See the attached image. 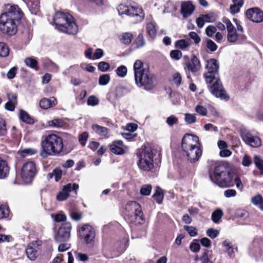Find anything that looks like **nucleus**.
I'll return each mask as SVG.
<instances>
[{
	"label": "nucleus",
	"mask_w": 263,
	"mask_h": 263,
	"mask_svg": "<svg viewBox=\"0 0 263 263\" xmlns=\"http://www.w3.org/2000/svg\"><path fill=\"white\" fill-rule=\"evenodd\" d=\"M64 243L60 244L58 247V250L60 252H64L70 248V243H67V242H64Z\"/></svg>",
	"instance_id": "63"
},
{
	"label": "nucleus",
	"mask_w": 263,
	"mask_h": 263,
	"mask_svg": "<svg viewBox=\"0 0 263 263\" xmlns=\"http://www.w3.org/2000/svg\"><path fill=\"white\" fill-rule=\"evenodd\" d=\"M36 173L35 164L32 161L26 162L21 170V176L26 183H30Z\"/></svg>",
	"instance_id": "12"
},
{
	"label": "nucleus",
	"mask_w": 263,
	"mask_h": 263,
	"mask_svg": "<svg viewBox=\"0 0 263 263\" xmlns=\"http://www.w3.org/2000/svg\"><path fill=\"white\" fill-rule=\"evenodd\" d=\"M196 111L201 116H205L207 115V109L202 105H198L195 107Z\"/></svg>",
	"instance_id": "56"
},
{
	"label": "nucleus",
	"mask_w": 263,
	"mask_h": 263,
	"mask_svg": "<svg viewBox=\"0 0 263 263\" xmlns=\"http://www.w3.org/2000/svg\"><path fill=\"white\" fill-rule=\"evenodd\" d=\"M236 191L234 189H229L226 190L224 192V195L227 198L233 197L236 196Z\"/></svg>",
	"instance_id": "62"
},
{
	"label": "nucleus",
	"mask_w": 263,
	"mask_h": 263,
	"mask_svg": "<svg viewBox=\"0 0 263 263\" xmlns=\"http://www.w3.org/2000/svg\"><path fill=\"white\" fill-rule=\"evenodd\" d=\"M8 101L16 105L17 104V96L11 92L7 94Z\"/></svg>",
	"instance_id": "48"
},
{
	"label": "nucleus",
	"mask_w": 263,
	"mask_h": 263,
	"mask_svg": "<svg viewBox=\"0 0 263 263\" xmlns=\"http://www.w3.org/2000/svg\"><path fill=\"white\" fill-rule=\"evenodd\" d=\"M43 64L44 67L52 72H57L59 71V66L48 59H44Z\"/></svg>",
	"instance_id": "24"
},
{
	"label": "nucleus",
	"mask_w": 263,
	"mask_h": 263,
	"mask_svg": "<svg viewBox=\"0 0 263 263\" xmlns=\"http://www.w3.org/2000/svg\"><path fill=\"white\" fill-rule=\"evenodd\" d=\"M183 228L192 237H194L198 234L197 229L193 226H184Z\"/></svg>",
	"instance_id": "44"
},
{
	"label": "nucleus",
	"mask_w": 263,
	"mask_h": 263,
	"mask_svg": "<svg viewBox=\"0 0 263 263\" xmlns=\"http://www.w3.org/2000/svg\"><path fill=\"white\" fill-rule=\"evenodd\" d=\"M219 62L217 60H208L205 66L206 72L204 73V77L213 95L221 99L228 100L229 97L226 93L219 79Z\"/></svg>",
	"instance_id": "1"
},
{
	"label": "nucleus",
	"mask_w": 263,
	"mask_h": 263,
	"mask_svg": "<svg viewBox=\"0 0 263 263\" xmlns=\"http://www.w3.org/2000/svg\"><path fill=\"white\" fill-rule=\"evenodd\" d=\"M9 171V167L7 162L0 158V178H4L7 176Z\"/></svg>",
	"instance_id": "25"
},
{
	"label": "nucleus",
	"mask_w": 263,
	"mask_h": 263,
	"mask_svg": "<svg viewBox=\"0 0 263 263\" xmlns=\"http://www.w3.org/2000/svg\"><path fill=\"white\" fill-rule=\"evenodd\" d=\"M170 56L172 59L178 60L181 59L182 53L180 51L178 50H172L170 52Z\"/></svg>",
	"instance_id": "55"
},
{
	"label": "nucleus",
	"mask_w": 263,
	"mask_h": 263,
	"mask_svg": "<svg viewBox=\"0 0 263 263\" xmlns=\"http://www.w3.org/2000/svg\"><path fill=\"white\" fill-rule=\"evenodd\" d=\"M88 134L87 132H83L79 137V141L82 146H84L87 141Z\"/></svg>",
	"instance_id": "51"
},
{
	"label": "nucleus",
	"mask_w": 263,
	"mask_h": 263,
	"mask_svg": "<svg viewBox=\"0 0 263 263\" xmlns=\"http://www.w3.org/2000/svg\"><path fill=\"white\" fill-rule=\"evenodd\" d=\"M189 42L185 40H178L175 43L176 47L182 50L186 49L189 46Z\"/></svg>",
	"instance_id": "38"
},
{
	"label": "nucleus",
	"mask_w": 263,
	"mask_h": 263,
	"mask_svg": "<svg viewBox=\"0 0 263 263\" xmlns=\"http://www.w3.org/2000/svg\"><path fill=\"white\" fill-rule=\"evenodd\" d=\"M6 11L0 16V31L3 33L13 35L17 32L16 21L21 18V11L16 5H8Z\"/></svg>",
	"instance_id": "2"
},
{
	"label": "nucleus",
	"mask_w": 263,
	"mask_h": 263,
	"mask_svg": "<svg viewBox=\"0 0 263 263\" xmlns=\"http://www.w3.org/2000/svg\"><path fill=\"white\" fill-rule=\"evenodd\" d=\"M153 198L158 204H161L164 198V194L162 190L159 187L157 186L155 194L153 196Z\"/></svg>",
	"instance_id": "27"
},
{
	"label": "nucleus",
	"mask_w": 263,
	"mask_h": 263,
	"mask_svg": "<svg viewBox=\"0 0 263 263\" xmlns=\"http://www.w3.org/2000/svg\"><path fill=\"white\" fill-rule=\"evenodd\" d=\"M99 100L94 96H91L87 99V104L90 106H96L99 104Z\"/></svg>",
	"instance_id": "52"
},
{
	"label": "nucleus",
	"mask_w": 263,
	"mask_h": 263,
	"mask_svg": "<svg viewBox=\"0 0 263 263\" xmlns=\"http://www.w3.org/2000/svg\"><path fill=\"white\" fill-rule=\"evenodd\" d=\"M222 22L226 25L227 29V40L229 43L241 44L247 40V36L244 33H240L232 24L229 19L223 17Z\"/></svg>",
	"instance_id": "11"
},
{
	"label": "nucleus",
	"mask_w": 263,
	"mask_h": 263,
	"mask_svg": "<svg viewBox=\"0 0 263 263\" xmlns=\"http://www.w3.org/2000/svg\"><path fill=\"white\" fill-rule=\"evenodd\" d=\"M9 213L8 208L4 205L0 206V219L7 217Z\"/></svg>",
	"instance_id": "47"
},
{
	"label": "nucleus",
	"mask_w": 263,
	"mask_h": 263,
	"mask_svg": "<svg viewBox=\"0 0 263 263\" xmlns=\"http://www.w3.org/2000/svg\"><path fill=\"white\" fill-rule=\"evenodd\" d=\"M181 76L179 73L176 72L174 74L173 77V82L177 86L180 85L181 82Z\"/></svg>",
	"instance_id": "59"
},
{
	"label": "nucleus",
	"mask_w": 263,
	"mask_h": 263,
	"mask_svg": "<svg viewBox=\"0 0 263 263\" xmlns=\"http://www.w3.org/2000/svg\"><path fill=\"white\" fill-rule=\"evenodd\" d=\"M210 180L214 183L221 187L233 185V177L228 163H222L217 165L214 170L213 176H210Z\"/></svg>",
	"instance_id": "6"
},
{
	"label": "nucleus",
	"mask_w": 263,
	"mask_h": 263,
	"mask_svg": "<svg viewBox=\"0 0 263 263\" xmlns=\"http://www.w3.org/2000/svg\"><path fill=\"white\" fill-rule=\"evenodd\" d=\"M70 216L72 220L78 221L82 218V213L79 211L71 210L70 211Z\"/></svg>",
	"instance_id": "45"
},
{
	"label": "nucleus",
	"mask_w": 263,
	"mask_h": 263,
	"mask_svg": "<svg viewBox=\"0 0 263 263\" xmlns=\"http://www.w3.org/2000/svg\"><path fill=\"white\" fill-rule=\"evenodd\" d=\"M91 128L94 133L102 138H107L108 137L109 130L107 128L98 124H93Z\"/></svg>",
	"instance_id": "21"
},
{
	"label": "nucleus",
	"mask_w": 263,
	"mask_h": 263,
	"mask_svg": "<svg viewBox=\"0 0 263 263\" xmlns=\"http://www.w3.org/2000/svg\"><path fill=\"white\" fill-rule=\"evenodd\" d=\"M185 68L192 72H196L201 68L199 60L194 55H192L191 60H188L185 63Z\"/></svg>",
	"instance_id": "18"
},
{
	"label": "nucleus",
	"mask_w": 263,
	"mask_h": 263,
	"mask_svg": "<svg viewBox=\"0 0 263 263\" xmlns=\"http://www.w3.org/2000/svg\"><path fill=\"white\" fill-rule=\"evenodd\" d=\"M252 163V160L250 156L247 155H245L242 161V164L245 166H249Z\"/></svg>",
	"instance_id": "64"
},
{
	"label": "nucleus",
	"mask_w": 263,
	"mask_h": 263,
	"mask_svg": "<svg viewBox=\"0 0 263 263\" xmlns=\"http://www.w3.org/2000/svg\"><path fill=\"white\" fill-rule=\"evenodd\" d=\"M24 62L25 64L32 69L38 70V63L37 61L32 57H28L25 59Z\"/></svg>",
	"instance_id": "29"
},
{
	"label": "nucleus",
	"mask_w": 263,
	"mask_h": 263,
	"mask_svg": "<svg viewBox=\"0 0 263 263\" xmlns=\"http://www.w3.org/2000/svg\"><path fill=\"white\" fill-rule=\"evenodd\" d=\"M116 74L121 78H124L127 74V69L126 66L121 65L116 70Z\"/></svg>",
	"instance_id": "42"
},
{
	"label": "nucleus",
	"mask_w": 263,
	"mask_h": 263,
	"mask_svg": "<svg viewBox=\"0 0 263 263\" xmlns=\"http://www.w3.org/2000/svg\"><path fill=\"white\" fill-rule=\"evenodd\" d=\"M122 213L125 217L131 222L143 220V213L141 205L136 201H128L126 204Z\"/></svg>",
	"instance_id": "10"
},
{
	"label": "nucleus",
	"mask_w": 263,
	"mask_h": 263,
	"mask_svg": "<svg viewBox=\"0 0 263 263\" xmlns=\"http://www.w3.org/2000/svg\"><path fill=\"white\" fill-rule=\"evenodd\" d=\"M110 76L109 74H104L100 76L99 78V84L104 86L107 85L110 81Z\"/></svg>",
	"instance_id": "39"
},
{
	"label": "nucleus",
	"mask_w": 263,
	"mask_h": 263,
	"mask_svg": "<svg viewBox=\"0 0 263 263\" xmlns=\"http://www.w3.org/2000/svg\"><path fill=\"white\" fill-rule=\"evenodd\" d=\"M219 232L218 230L212 228L209 229L206 231L207 235L212 239L216 238Z\"/></svg>",
	"instance_id": "57"
},
{
	"label": "nucleus",
	"mask_w": 263,
	"mask_h": 263,
	"mask_svg": "<svg viewBox=\"0 0 263 263\" xmlns=\"http://www.w3.org/2000/svg\"><path fill=\"white\" fill-rule=\"evenodd\" d=\"M194 10L195 7L191 2L187 1L181 3L180 11L184 18L190 16Z\"/></svg>",
	"instance_id": "19"
},
{
	"label": "nucleus",
	"mask_w": 263,
	"mask_h": 263,
	"mask_svg": "<svg viewBox=\"0 0 263 263\" xmlns=\"http://www.w3.org/2000/svg\"><path fill=\"white\" fill-rule=\"evenodd\" d=\"M147 32L152 38H154L156 35V29L155 25L153 23H148L146 25Z\"/></svg>",
	"instance_id": "33"
},
{
	"label": "nucleus",
	"mask_w": 263,
	"mask_h": 263,
	"mask_svg": "<svg viewBox=\"0 0 263 263\" xmlns=\"http://www.w3.org/2000/svg\"><path fill=\"white\" fill-rule=\"evenodd\" d=\"M123 147V143L121 140H116L110 144V150L115 154L122 155L125 153Z\"/></svg>",
	"instance_id": "20"
},
{
	"label": "nucleus",
	"mask_w": 263,
	"mask_h": 263,
	"mask_svg": "<svg viewBox=\"0 0 263 263\" xmlns=\"http://www.w3.org/2000/svg\"><path fill=\"white\" fill-rule=\"evenodd\" d=\"M182 148L191 163L198 161L202 155L198 137L196 136L185 135L182 139Z\"/></svg>",
	"instance_id": "5"
},
{
	"label": "nucleus",
	"mask_w": 263,
	"mask_h": 263,
	"mask_svg": "<svg viewBox=\"0 0 263 263\" xmlns=\"http://www.w3.org/2000/svg\"><path fill=\"white\" fill-rule=\"evenodd\" d=\"M134 77L136 84L139 87H143L146 90H151L157 84L156 77L144 67L143 63L137 60L134 64Z\"/></svg>",
	"instance_id": "3"
},
{
	"label": "nucleus",
	"mask_w": 263,
	"mask_h": 263,
	"mask_svg": "<svg viewBox=\"0 0 263 263\" xmlns=\"http://www.w3.org/2000/svg\"><path fill=\"white\" fill-rule=\"evenodd\" d=\"M80 236L82 238L87 245L92 244L94 241L96 233L93 227L88 224L82 226L79 231Z\"/></svg>",
	"instance_id": "14"
},
{
	"label": "nucleus",
	"mask_w": 263,
	"mask_h": 263,
	"mask_svg": "<svg viewBox=\"0 0 263 263\" xmlns=\"http://www.w3.org/2000/svg\"><path fill=\"white\" fill-rule=\"evenodd\" d=\"M9 49L7 45L3 42L0 43V56L6 57L9 55Z\"/></svg>",
	"instance_id": "36"
},
{
	"label": "nucleus",
	"mask_w": 263,
	"mask_h": 263,
	"mask_svg": "<svg viewBox=\"0 0 263 263\" xmlns=\"http://www.w3.org/2000/svg\"><path fill=\"white\" fill-rule=\"evenodd\" d=\"M201 15L202 16V17H203L206 22L212 23L216 21V17L215 15L212 13Z\"/></svg>",
	"instance_id": "53"
},
{
	"label": "nucleus",
	"mask_w": 263,
	"mask_h": 263,
	"mask_svg": "<svg viewBox=\"0 0 263 263\" xmlns=\"http://www.w3.org/2000/svg\"><path fill=\"white\" fill-rule=\"evenodd\" d=\"M118 11L120 15L136 17V22L142 21L145 16L142 7L134 3H122L119 5Z\"/></svg>",
	"instance_id": "9"
},
{
	"label": "nucleus",
	"mask_w": 263,
	"mask_h": 263,
	"mask_svg": "<svg viewBox=\"0 0 263 263\" xmlns=\"http://www.w3.org/2000/svg\"><path fill=\"white\" fill-rule=\"evenodd\" d=\"M252 203L258 206L261 211H263V197L260 194H257L252 197Z\"/></svg>",
	"instance_id": "26"
},
{
	"label": "nucleus",
	"mask_w": 263,
	"mask_h": 263,
	"mask_svg": "<svg viewBox=\"0 0 263 263\" xmlns=\"http://www.w3.org/2000/svg\"><path fill=\"white\" fill-rule=\"evenodd\" d=\"M37 152V149L33 148H25L22 151H20L18 154L21 156L25 157L28 156H31L35 154Z\"/></svg>",
	"instance_id": "31"
},
{
	"label": "nucleus",
	"mask_w": 263,
	"mask_h": 263,
	"mask_svg": "<svg viewBox=\"0 0 263 263\" xmlns=\"http://www.w3.org/2000/svg\"><path fill=\"white\" fill-rule=\"evenodd\" d=\"M20 119L24 122L28 124H33V120L25 111L21 109L20 111Z\"/></svg>",
	"instance_id": "30"
},
{
	"label": "nucleus",
	"mask_w": 263,
	"mask_h": 263,
	"mask_svg": "<svg viewBox=\"0 0 263 263\" xmlns=\"http://www.w3.org/2000/svg\"><path fill=\"white\" fill-rule=\"evenodd\" d=\"M26 253L27 257L31 260H35L37 256V251L30 245L28 246Z\"/></svg>",
	"instance_id": "28"
},
{
	"label": "nucleus",
	"mask_w": 263,
	"mask_h": 263,
	"mask_svg": "<svg viewBox=\"0 0 263 263\" xmlns=\"http://www.w3.org/2000/svg\"><path fill=\"white\" fill-rule=\"evenodd\" d=\"M190 37L192 39L195 44H197L201 41V39L199 36L195 32H191L189 33Z\"/></svg>",
	"instance_id": "58"
},
{
	"label": "nucleus",
	"mask_w": 263,
	"mask_h": 263,
	"mask_svg": "<svg viewBox=\"0 0 263 263\" xmlns=\"http://www.w3.org/2000/svg\"><path fill=\"white\" fill-rule=\"evenodd\" d=\"M17 68L16 67L11 68L8 72L7 77L9 79H13L16 75Z\"/></svg>",
	"instance_id": "61"
},
{
	"label": "nucleus",
	"mask_w": 263,
	"mask_h": 263,
	"mask_svg": "<svg viewBox=\"0 0 263 263\" xmlns=\"http://www.w3.org/2000/svg\"><path fill=\"white\" fill-rule=\"evenodd\" d=\"M133 38V35L129 32H126L122 34L121 40L125 44H129Z\"/></svg>",
	"instance_id": "41"
},
{
	"label": "nucleus",
	"mask_w": 263,
	"mask_h": 263,
	"mask_svg": "<svg viewBox=\"0 0 263 263\" xmlns=\"http://www.w3.org/2000/svg\"><path fill=\"white\" fill-rule=\"evenodd\" d=\"M71 224L70 222L63 223L59 228L54 236V239L57 242H67L71 235Z\"/></svg>",
	"instance_id": "13"
},
{
	"label": "nucleus",
	"mask_w": 263,
	"mask_h": 263,
	"mask_svg": "<svg viewBox=\"0 0 263 263\" xmlns=\"http://www.w3.org/2000/svg\"><path fill=\"white\" fill-rule=\"evenodd\" d=\"M98 69L101 71L105 72L109 70L110 65L105 62H101L98 65Z\"/></svg>",
	"instance_id": "50"
},
{
	"label": "nucleus",
	"mask_w": 263,
	"mask_h": 263,
	"mask_svg": "<svg viewBox=\"0 0 263 263\" xmlns=\"http://www.w3.org/2000/svg\"><path fill=\"white\" fill-rule=\"evenodd\" d=\"M135 44L137 48L143 47L145 44V41L142 34H139L135 40Z\"/></svg>",
	"instance_id": "46"
},
{
	"label": "nucleus",
	"mask_w": 263,
	"mask_h": 263,
	"mask_svg": "<svg viewBox=\"0 0 263 263\" xmlns=\"http://www.w3.org/2000/svg\"><path fill=\"white\" fill-rule=\"evenodd\" d=\"M40 155L42 158L59 155L63 151L62 139L56 134H51L43 137Z\"/></svg>",
	"instance_id": "4"
},
{
	"label": "nucleus",
	"mask_w": 263,
	"mask_h": 263,
	"mask_svg": "<svg viewBox=\"0 0 263 263\" xmlns=\"http://www.w3.org/2000/svg\"><path fill=\"white\" fill-rule=\"evenodd\" d=\"M184 116V120L187 123L191 124L196 122L197 119L195 115L186 113Z\"/></svg>",
	"instance_id": "43"
},
{
	"label": "nucleus",
	"mask_w": 263,
	"mask_h": 263,
	"mask_svg": "<svg viewBox=\"0 0 263 263\" xmlns=\"http://www.w3.org/2000/svg\"><path fill=\"white\" fill-rule=\"evenodd\" d=\"M240 135L243 141L247 144L253 147H258L261 146L260 138L258 136L253 135L250 132L241 130Z\"/></svg>",
	"instance_id": "15"
},
{
	"label": "nucleus",
	"mask_w": 263,
	"mask_h": 263,
	"mask_svg": "<svg viewBox=\"0 0 263 263\" xmlns=\"http://www.w3.org/2000/svg\"><path fill=\"white\" fill-rule=\"evenodd\" d=\"M57 104L56 99L52 97L49 99L43 98L40 102V106L44 109L54 106Z\"/></svg>",
	"instance_id": "22"
},
{
	"label": "nucleus",
	"mask_w": 263,
	"mask_h": 263,
	"mask_svg": "<svg viewBox=\"0 0 263 263\" xmlns=\"http://www.w3.org/2000/svg\"><path fill=\"white\" fill-rule=\"evenodd\" d=\"M137 165L144 172L153 171L154 168L155 154L151 147H142L137 153Z\"/></svg>",
	"instance_id": "8"
},
{
	"label": "nucleus",
	"mask_w": 263,
	"mask_h": 263,
	"mask_svg": "<svg viewBox=\"0 0 263 263\" xmlns=\"http://www.w3.org/2000/svg\"><path fill=\"white\" fill-rule=\"evenodd\" d=\"M216 27L213 25H210L206 27L205 29V33L208 36L212 37L214 33L216 32Z\"/></svg>",
	"instance_id": "54"
},
{
	"label": "nucleus",
	"mask_w": 263,
	"mask_h": 263,
	"mask_svg": "<svg viewBox=\"0 0 263 263\" xmlns=\"http://www.w3.org/2000/svg\"><path fill=\"white\" fill-rule=\"evenodd\" d=\"M222 246L225 248L226 252L230 256L237 252L238 250L237 246L233 245L232 243L228 240H226L222 242Z\"/></svg>",
	"instance_id": "23"
},
{
	"label": "nucleus",
	"mask_w": 263,
	"mask_h": 263,
	"mask_svg": "<svg viewBox=\"0 0 263 263\" xmlns=\"http://www.w3.org/2000/svg\"><path fill=\"white\" fill-rule=\"evenodd\" d=\"M223 215V212L220 209H217L212 214V219L215 223H218Z\"/></svg>",
	"instance_id": "35"
},
{
	"label": "nucleus",
	"mask_w": 263,
	"mask_h": 263,
	"mask_svg": "<svg viewBox=\"0 0 263 263\" xmlns=\"http://www.w3.org/2000/svg\"><path fill=\"white\" fill-rule=\"evenodd\" d=\"M48 125L55 128H61L65 126V123L60 119H55L48 122Z\"/></svg>",
	"instance_id": "32"
},
{
	"label": "nucleus",
	"mask_w": 263,
	"mask_h": 263,
	"mask_svg": "<svg viewBox=\"0 0 263 263\" xmlns=\"http://www.w3.org/2000/svg\"><path fill=\"white\" fill-rule=\"evenodd\" d=\"M152 189L151 184L143 185L140 189V193L143 196H148L150 195Z\"/></svg>",
	"instance_id": "37"
},
{
	"label": "nucleus",
	"mask_w": 263,
	"mask_h": 263,
	"mask_svg": "<svg viewBox=\"0 0 263 263\" xmlns=\"http://www.w3.org/2000/svg\"><path fill=\"white\" fill-rule=\"evenodd\" d=\"M52 217H53L54 221L57 222L65 221L67 219V216L63 212H60L54 216L52 215Z\"/></svg>",
	"instance_id": "40"
},
{
	"label": "nucleus",
	"mask_w": 263,
	"mask_h": 263,
	"mask_svg": "<svg viewBox=\"0 0 263 263\" xmlns=\"http://www.w3.org/2000/svg\"><path fill=\"white\" fill-rule=\"evenodd\" d=\"M53 21L55 28L61 32L75 35L78 31V27L73 17L69 13L57 12L53 17Z\"/></svg>",
	"instance_id": "7"
},
{
	"label": "nucleus",
	"mask_w": 263,
	"mask_h": 263,
	"mask_svg": "<svg viewBox=\"0 0 263 263\" xmlns=\"http://www.w3.org/2000/svg\"><path fill=\"white\" fill-rule=\"evenodd\" d=\"M246 16L248 19L254 23H258L263 21V12L256 7L248 9Z\"/></svg>",
	"instance_id": "16"
},
{
	"label": "nucleus",
	"mask_w": 263,
	"mask_h": 263,
	"mask_svg": "<svg viewBox=\"0 0 263 263\" xmlns=\"http://www.w3.org/2000/svg\"><path fill=\"white\" fill-rule=\"evenodd\" d=\"M6 133V122L3 119H0V136Z\"/></svg>",
	"instance_id": "60"
},
{
	"label": "nucleus",
	"mask_w": 263,
	"mask_h": 263,
	"mask_svg": "<svg viewBox=\"0 0 263 263\" xmlns=\"http://www.w3.org/2000/svg\"><path fill=\"white\" fill-rule=\"evenodd\" d=\"M178 121V120L176 117L171 115L166 119V122L169 126H173L174 125L177 124Z\"/></svg>",
	"instance_id": "49"
},
{
	"label": "nucleus",
	"mask_w": 263,
	"mask_h": 263,
	"mask_svg": "<svg viewBox=\"0 0 263 263\" xmlns=\"http://www.w3.org/2000/svg\"><path fill=\"white\" fill-rule=\"evenodd\" d=\"M79 189V185L74 183L72 185L69 183L63 186V189L56 196V198L58 201H62L66 200L69 196V193L72 190L77 191Z\"/></svg>",
	"instance_id": "17"
},
{
	"label": "nucleus",
	"mask_w": 263,
	"mask_h": 263,
	"mask_svg": "<svg viewBox=\"0 0 263 263\" xmlns=\"http://www.w3.org/2000/svg\"><path fill=\"white\" fill-rule=\"evenodd\" d=\"M254 163L256 167L259 170L261 174H263V160L257 155L254 156Z\"/></svg>",
	"instance_id": "34"
}]
</instances>
